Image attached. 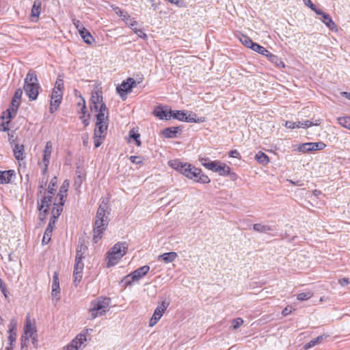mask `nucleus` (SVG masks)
I'll use <instances>...</instances> for the list:
<instances>
[{
	"label": "nucleus",
	"instance_id": "obj_1",
	"mask_svg": "<svg viewBox=\"0 0 350 350\" xmlns=\"http://www.w3.org/2000/svg\"><path fill=\"white\" fill-rule=\"evenodd\" d=\"M169 165L177 172L196 183L207 184L211 182V179L207 175L203 174L200 168H197L191 164L174 159L169 161Z\"/></svg>",
	"mask_w": 350,
	"mask_h": 350
},
{
	"label": "nucleus",
	"instance_id": "obj_2",
	"mask_svg": "<svg viewBox=\"0 0 350 350\" xmlns=\"http://www.w3.org/2000/svg\"><path fill=\"white\" fill-rule=\"evenodd\" d=\"M107 210V203L103 200L98 208L94 222L93 241L95 243L101 239L103 233L108 226L109 211Z\"/></svg>",
	"mask_w": 350,
	"mask_h": 350
},
{
	"label": "nucleus",
	"instance_id": "obj_3",
	"mask_svg": "<svg viewBox=\"0 0 350 350\" xmlns=\"http://www.w3.org/2000/svg\"><path fill=\"white\" fill-rule=\"evenodd\" d=\"M111 299L108 297H99L90 303L89 314L91 319L101 317L110 308Z\"/></svg>",
	"mask_w": 350,
	"mask_h": 350
},
{
	"label": "nucleus",
	"instance_id": "obj_4",
	"mask_svg": "<svg viewBox=\"0 0 350 350\" xmlns=\"http://www.w3.org/2000/svg\"><path fill=\"white\" fill-rule=\"evenodd\" d=\"M24 82L23 88L29 100H36L40 88L36 72L30 70L27 74Z\"/></svg>",
	"mask_w": 350,
	"mask_h": 350
},
{
	"label": "nucleus",
	"instance_id": "obj_5",
	"mask_svg": "<svg viewBox=\"0 0 350 350\" xmlns=\"http://www.w3.org/2000/svg\"><path fill=\"white\" fill-rule=\"evenodd\" d=\"M200 161L206 169L217 172L219 176H226L230 174V167L220 161H211L208 157L200 158Z\"/></svg>",
	"mask_w": 350,
	"mask_h": 350
},
{
	"label": "nucleus",
	"instance_id": "obj_6",
	"mask_svg": "<svg viewBox=\"0 0 350 350\" xmlns=\"http://www.w3.org/2000/svg\"><path fill=\"white\" fill-rule=\"evenodd\" d=\"M127 244L124 243H116L108 252L107 266L111 267L116 265L126 253Z\"/></svg>",
	"mask_w": 350,
	"mask_h": 350
},
{
	"label": "nucleus",
	"instance_id": "obj_7",
	"mask_svg": "<svg viewBox=\"0 0 350 350\" xmlns=\"http://www.w3.org/2000/svg\"><path fill=\"white\" fill-rule=\"evenodd\" d=\"M36 327L31 323L30 316L27 314L25 319V325L24 327V335L21 338V348L27 347L29 339L31 338L32 342L34 345L37 341Z\"/></svg>",
	"mask_w": 350,
	"mask_h": 350
},
{
	"label": "nucleus",
	"instance_id": "obj_8",
	"mask_svg": "<svg viewBox=\"0 0 350 350\" xmlns=\"http://www.w3.org/2000/svg\"><path fill=\"white\" fill-rule=\"evenodd\" d=\"M90 101L92 103L91 110L96 112V114L109 113L108 108L103 103L101 92L96 91L92 92Z\"/></svg>",
	"mask_w": 350,
	"mask_h": 350
},
{
	"label": "nucleus",
	"instance_id": "obj_9",
	"mask_svg": "<svg viewBox=\"0 0 350 350\" xmlns=\"http://www.w3.org/2000/svg\"><path fill=\"white\" fill-rule=\"evenodd\" d=\"M96 122L94 135H99L105 137L108 128L109 113L96 114Z\"/></svg>",
	"mask_w": 350,
	"mask_h": 350
},
{
	"label": "nucleus",
	"instance_id": "obj_10",
	"mask_svg": "<svg viewBox=\"0 0 350 350\" xmlns=\"http://www.w3.org/2000/svg\"><path fill=\"white\" fill-rule=\"evenodd\" d=\"M149 270L150 267L148 265H144L127 275L124 278L126 285H131L133 282L138 281L139 279L146 275Z\"/></svg>",
	"mask_w": 350,
	"mask_h": 350
},
{
	"label": "nucleus",
	"instance_id": "obj_11",
	"mask_svg": "<svg viewBox=\"0 0 350 350\" xmlns=\"http://www.w3.org/2000/svg\"><path fill=\"white\" fill-rule=\"evenodd\" d=\"M326 145L323 142H308L298 145L297 150L303 153L323 150Z\"/></svg>",
	"mask_w": 350,
	"mask_h": 350
},
{
	"label": "nucleus",
	"instance_id": "obj_12",
	"mask_svg": "<svg viewBox=\"0 0 350 350\" xmlns=\"http://www.w3.org/2000/svg\"><path fill=\"white\" fill-rule=\"evenodd\" d=\"M169 304L165 301H162L155 309L152 317L149 321V326L153 327L159 320L162 317L164 312L168 307Z\"/></svg>",
	"mask_w": 350,
	"mask_h": 350
},
{
	"label": "nucleus",
	"instance_id": "obj_13",
	"mask_svg": "<svg viewBox=\"0 0 350 350\" xmlns=\"http://www.w3.org/2000/svg\"><path fill=\"white\" fill-rule=\"evenodd\" d=\"M136 85V82L133 78H128L126 81L122 83L120 85L117 87V92L120 95L123 97L124 94L126 95L128 92L132 90V88Z\"/></svg>",
	"mask_w": 350,
	"mask_h": 350
},
{
	"label": "nucleus",
	"instance_id": "obj_14",
	"mask_svg": "<svg viewBox=\"0 0 350 350\" xmlns=\"http://www.w3.org/2000/svg\"><path fill=\"white\" fill-rule=\"evenodd\" d=\"M51 288L52 300L56 303L60 299V287L58 273L57 272H55L53 274Z\"/></svg>",
	"mask_w": 350,
	"mask_h": 350
},
{
	"label": "nucleus",
	"instance_id": "obj_15",
	"mask_svg": "<svg viewBox=\"0 0 350 350\" xmlns=\"http://www.w3.org/2000/svg\"><path fill=\"white\" fill-rule=\"evenodd\" d=\"M52 149H53V144L51 142H47L44 148V150L43 151V162L44 165V169L43 170V174H44L46 170L48 165L50 162V159L52 153Z\"/></svg>",
	"mask_w": 350,
	"mask_h": 350
},
{
	"label": "nucleus",
	"instance_id": "obj_16",
	"mask_svg": "<svg viewBox=\"0 0 350 350\" xmlns=\"http://www.w3.org/2000/svg\"><path fill=\"white\" fill-rule=\"evenodd\" d=\"M88 332V330L83 331L70 342L78 350L81 349L83 347H85V342L87 340Z\"/></svg>",
	"mask_w": 350,
	"mask_h": 350
},
{
	"label": "nucleus",
	"instance_id": "obj_17",
	"mask_svg": "<svg viewBox=\"0 0 350 350\" xmlns=\"http://www.w3.org/2000/svg\"><path fill=\"white\" fill-rule=\"evenodd\" d=\"M52 198L53 195L47 193L46 191L44 192L42 198L40 200V202H38V209L40 211H42L43 208L48 209V207L51 204Z\"/></svg>",
	"mask_w": 350,
	"mask_h": 350
},
{
	"label": "nucleus",
	"instance_id": "obj_18",
	"mask_svg": "<svg viewBox=\"0 0 350 350\" xmlns=\"http://www.w3.org/2000/svg\"><path fill=\"white\" fill-rule=\"evenodd\" d=\"M69 187V183L68 180H64L62 185L61 186L59 193L57 194V198H59V201H61V205H64V199L67 196V191L68 190Z\"/></svg>",
	"mask_w": 350,
	"mask_h": 350
},
{
	"label": "nucleus",
	"instance_id": "obj_19",
	"mask_svg": "<svg viewBox=\"0 0 350 350\" xmlns=\"http://www.w3.org/2000/svg\"><path fill=\"white\" fill-rule=\"evenodd\" d=\"M14 175V170L0 171V184L9 183L12 177Z\"/></svg>",
	"mask_w": 350,
	"mask_h": 350
},
{
	"label": "nucleus",
	"instance_id": "obj_20",
	"mask_svg": "<svg viewBox=\"0 0 350 350\" xmlns=\"http://www.w3.org/2000/svg\"><path fill=\"white\" fill-rule=\"evenodd\" d=\"M178 256L177 253L174 252H167L158 256V260H163L165 263L173 262Z\"/></svg>",
	"mask_w": 350,
	"mask_h": 350
},
{
	"label": "nucleus",
	"instance_id": "obj_21",
	"mask_svg": "<svg viewBox=\"0 0 350 350\" xmlns=\"http://www.w3.org/2000/svg\"><path fill=\"white\" fill-rule=\"evenodd\" d=\"M41 1L39 0H36L33 2L31 12L32 21H34V18H37L39 16L41 11Z\"/></svg>",
	"mask_w": 350,
	"mask_h": 350
},
{
	"label": "nucleus",
	"instance_id": "obj_22",
	"mask_svg": "<svg viewBox=\"0 0 350 350\" xmlns=\"http://www.w3.org/2000/svg\"><path fill=\"white\" fill-rule=\"evenodd\" d=\"M180 131V127H168L165 129L162 133L165 137L173 138L175 137L177 133Z\"/></svg>",
	"mask_w": 350,
	"mask_h": 350
},
{
	"label": "nucleus",
	"instance_id": "obj_23",
	"mask_svg": "<svg viewBox=\"0 0 350 350\" xmlns=\"http://www.w3.org/2000/svg\"><path fill=\"white\" fill-rule=\"evenodd\" d=\"M13 152L16 160L20 161L23 159L24 146L23 144H15Z\"/></svg>",
	"mask_w": 350,
	"mask_h": 350
},
{
	"label": "nucleus",
	"instance_id": "obj_24",
	"mask_svg": "<svg viewBox=\"0 0 350 350\" xmlns=\"http://www.w3.org/2000/svg\"><path fill=\"white\" fill-rule=\"evenodd\" d=\"M320 20L331 30L336 29V25L328 14H323Z\"/></svg>",
	"mask_w": 350,
	"mask_h": 350
},
{
	"label": "nucleus",
	"instance_id": "obj_25",
	"mask_svg": "<svg viewBox=\"0 0 350 350\" xmlns=\"http://www.w3.org/2000/svg\"><path fill=\"white\" fill-rule=\"evenodd\" d=\"M79 34L86 44H90L94 40V38L90 31L85 28H81V32Z\"/></svg>",
	"mask_w": 350,
	"mask_h": 350
},
{
	"label": "nucleus",
	"instance_id": "obj_26",
	"mask_svg": "<svg viewBox=\"0 0 350 350\" xmlns=\"http://www.w3.org/2000/svg\"><path fill=\"white\" fill-rule=\"evenodd\" d=\"M20 100H15L12 98L11 103V107L7 109L6 113H8L7 118L10 119L12 118V113H16V111L19 107Z\"/></svg>",
	"mask_w": 350,
	"mask_h": 350
},
{
	"label": "nucleus",
	"instance_id": "obj_27",
	"mask_svg": "<svg viewBox=\"0 0 350 350\" xmlns=\"http://www.w3.org/2000/svg\"><path fill=\"white\" fill-rule=\"evenodd\" d=\"M154 115L161 120H169L170 119V113H167V111L163 110L161 107H158L154 111Z\"/></svg>",
	"mask_w": 350,
	"mask_h": 350
},
{
	"label": "nucleus",
	"instance_id": "obj_28",
	"mask_svg": "<svg viewBox=\"0 0 350 350\" xmlns=\"http://www.w3.org/2000/svg\"><path fill=\"white\" fill-rule=\"evenodd\" d=\"M204 121V118H198L195 113L190 112L189 113H187L185 115V122H203Z\"/></svg>",
	"mask_w": 350,
	"mask_h": 350
},
{
	"label": "nucleus",
	"instance_id": "obj_29",
	"mask_svg": "<svg viewBox=\"0 0 350 350\" xmlns=\"http://www.w3.org/2000/svg\"><path fill=\"white\" fill-rule=\"evenodd\" d=\"M253 228L255 231L261 233H266L269 231L273 230V228L271 226L262 224H255L253 226Z\"/></svg>",
	"mask_w": 350,
	"mask_h": 350
},
{
	"label": "nucleus",
	"instance_id": "obj_30",
	"mask_svg": "<svg viewBox=\"0 0 350 350\" xmlns=\"http://www.w3.org/2000/svg\"><path fill=\"white\" fill-rule=\"evenodd\" d=\"M323 336H319L318 337L311 340L309 342L305 344L304 346V349L305 350H307L311 347H313L320 344L323 341Z\"/></svg>",
	"mask_w": 350,
	"mask_h": 350
},
{
	"label": "nucleus",
	"instance_id": "obj_31",
	"mask_svg": "<svg viewBox=\"0 0 350 350\" xmlns=\"http://www.w3.org/2000/svg\"><path fill=\"white\" fill-rule=\"evenodd\" d=\"M255 159H256V161L262 164V165H266L269 162V157H267V155L266 154H265L264 152H260L259 151L255 156Z\"/></svg>",
	"mask_w": 350,
	"mask_h": 350
},
{
	"label": "nucleus",
	"instance_id": "obj_32",
	"mask_svg": "<svg viewBox=\"0 0 350 350\" xmlns=\"http://www.w3.org/2000/svg\"><path fill=\"white\" fill-rule=\"evenodd\" d=\"M269 60L278 68H284L285 66L281 59L275 55L272 54L271 55H269Z\"/></svg>",
	"mask_w": 350,
	"mask_h": 350
},
{
	"label": "nucleus",
	"instance_id": "obj_33",
	"mask_svg": "<svg viewBox=\"0 0 350 350\" xmlns=\"http://www.w3.org/2000/svg\"><path fill=\"white\" fill-rule=\"evenodd\" d=\"M170 116L180 121H185L186 113L183 111H170Z\"/></svg>",
	"mask_w": 350,
	"mask_h": 350
},
{
	"label": "nucleus",
	"instance_id": "obj_34",
	"mask_svg": "<svg viewBox=\"0 0 350 350\" xmlns=\"http://www.w3.org/2000/svg\"><path fill=\"white\" fill-rule=\"evenodd\" d=\"M62 206L63 205H61V201H59V204L54 203V207L52 210L53 216L51 218L57 219L62 211Z\"/></svg>",
	"mask_w": 350,
	"mask_h": 350
},
{
	"label": "nucleus",
	"instance_id": "obj_35",
	"mask_svg": "<svg viewBox=\"0 0 350 350\" xmlns=\"http://www.w3.org/2000/svg\"><path fill=\"white\" fill-rule=\"evenodd\" d=\"M319 122L320 120H316L315 123H313L311 121H309V120H305V121H298V122H296V124L297 126H296V128H308L309 126H311L312 125H319Z\"/></svg>",
	"mask_w": 350,
	"mask_h": 350
},
{
	"label": "nucleus",
	"instance_id": "obj_36",
	"mask_svg": "<svg viewBox=\"0 0 350 350\" xmlns=\"http://www.w3.org/2000/svg\"><path fill=\"white\" fill-rule=\"evenodd\" d=\"M338 122L340 125L350 130V117H340L338 118Z\"/></svg>",
	"mask_w": 350,
	"mask_h": 350
},
{
	"label": "nucleus",
	"instance_id": "obj_37",
	"mask_svg": "<svg viewBox=\"0 0 350 350\" xmlns=\"http://www.w3.org/2000/svg\"><path fill=\"white\" fill-rule=\"evenodd\" d=\"M57 183V177L55 176L50 181V183L48 186L47 191H46L47 192V193L51 194V195L54 194Z\"/></svg>",
	"mask_w": 350,
	"mask_h": 350
},
{
	"label": "nucleus",
	"instance_id": "obj_38",
	"mask_svg": "<svg viewBox=\"0 0 350 350\" xmlns=\"http://www.w3.org/2000/svg\"><path fill=\"white\" fill-rule=\"evenodd\" d=\"M51 236H52V231L51 230V227L46 228L45 230V232L44 233L42 240V244L43 245L48 244L49 243V241H51Z\"/></svg>",
	"mask_w": 350,
	"mask_h": 350
},
{
	"label": "nucleus",
	"instance_id": "obj_39",
	"mask_svg": "<svg viewBox=\"0 0 350 350\" xmlns=\"http://www.w3.org/2000/svg\"><path fill=\"white\" fill-rule=\"evenodd\" d=\"M240 41L242 42L243 44H244L245 46L252 49L253 45H254L255 42H254L249 37L246 36H243L240 38Z\"/></svg>",
	"mask_w": 350,
	"mask_h": 350
},
{
	"label": "nucleus",
	"instance_id": "obj_40",
	"mask_svg": "<svg viewBox=\"0 0 350 350\" xmlns=\"http://www.w3.org/2000/svg\"><path fill=\"white\" fill-rule=\"evenodd\" d=\"M313 293L311 291H307L304 293H299L297 296V299L299 301H306L312 297Z\"/></svg>",
	"mask_w": 350,
	"mask_h": 350
},
{
	"label": "nucleus",
	"instance_id": "obj_41",
	"mask_svg": "<svg viewBox=\"0 0 350 350\" xmlns=\"http://www.w3.org/2000/svg\"><path fill=\"white\" fill-rule=\"evenodd\" d=\"M83 271H73V278H74V284L77 286L81 282L82 279Z\"/></svg>",
	"mask_w": 350,
	"mask_h": 350
},
{
	"label": "nucleus",
	"instance_id": "obj_42",
	"mask_svg": "<svg viewBox=\"0 0 350 350\" xmlns=\"http://www.w3.org/2000/svg\"><path fill=\"white\" fill-rule=\"evenodd\" d=\"M129 137H130V138H132L135 141L137 146H141V141L139 139L140 135L139 133L135 132L134 129H132L131 131H130Z\"/></svg>",
	"mask_w": 350,
	"mask_h": 350
},
{
	"label": "nucleus",
	"instance_id": "obj_43",
	"mask_svg": "<svg viewBox=\"0 0 350 350\" xmlns=\"http://www.w3.org/2000/svg\"><path fill=\"white\" fill-rule=\"evenodd\" d=\"M61 100L62 99H51L50 107L51 113H53L55 110H57L61 103Z\"/></svg>",
	"mask_w": 350,
	"mask_h": 350
},
{
	"label": "nucleus",
	"instance_id": "obj_44",
	"mask_svg": "<svg viewBox=\"0 0 350 350\" xmlns=\"http://www.w3.org/2000/svg\"><path fill=\"white\" fill-rule=\"evenodd\" d=\"M104 138H105V136L99 135H94V143L95 148H98L102 144L103 140Z\"/></svg>",
	"mask_w": 350,
	"mask_h": 350
},
{
	"label": "nucleus",
	"instance_id": "obj_45",
	"mask_svg": "<svg viewBox=\"0 0 350 350\" xmlns=\"http://www.w3.org/2000/svg\"><path fill=\"white\" fill-rule=\"evenodd\" d=\"M252 49L260 54L267 53V49L264 46H260V44H258L257 43H255L254 45H253V47Z\"/></svg>",
	"mask_w": 350,
	"mask_h": 350
},
{
	"label": "nucleus",
	"instance_id": "obj_46",
	"mask_svg": "<svg viewBox=\"0 0 350 350\" xmlns=\"http://www.w3.org/2000/svg\"><path fill=\"white\" fill-rule=\"evenodd\" d=\"M8 327V332H16L17 321L15 319H11Z\"/></svg>",
	"mask_w": 350,
	"mask_h": 350
},
{
	"label": "nucleus",
	"instance_id": "obj_47",
	"mask_svg": "<svg viewBox=\"0 0 350 350\" xmlns=\"http://www.w3.org/2000/svg\"><path fill=\"white\" fill-rule=\"evenodd\" d=\"M124 21L129 27L131 26H137L138 25L137 22L134 18H131L130 16H129Z\"/></svg>",
	"mask_w": 350,
	"mask_h": 350
},
{
	"label": "nucleus",
	"instance_id": "obj_48",
	"mask_svg": "<svg viewBox=\"0 0 350 350\" xmlns=\"http://www.w3.org/2000/svg\"><path fill=\"white\" fill-rule=\"evenodd\" d=\"M232 323L233 328L237 329L243 323V320L241 318H237L232 321Z\"/></svg>",
	"mask_w": 350,
	"mask_h": 350
},
{
	"label": "nucleus",
	"instance_id": "obj_49",
	"mask_svg": "<svg viewBox=\"0 0 350 350\" xmlns=\"http://www.w3.org/2000/svg\"><path fill=\"white\" fill-rule=\"evenodd\" d=\"M62 91L56 90V89H53L51 95V99H62Z\"/></svg>",
	"mask_w": 350,
	"mask_h": 350
},
{
	"label": "nucleus",
	"instance_id": "obj_50",
	"mask_svg": "<svg viewBox=\"0 0 350 350\" xmlns=\"http://www.w3.org/2000/svg\"><path fill=\"white\" fill-rule=\"evenodd\" d=\"M83 266L84 265L82 260H75L74 270L83 271Z\"/></svg>",
	"mask_w": 350,
	"mask_h": 350
},
{
	"label": "nucleus",
	"instance_id": "obj_51",
	"mask_svg": "<svg viewBox=\"0 0 350 350\" xmlns=\"http://www.w3.org/2000/svg\"><path fill=\"white\" fill-rule=\"evenodd\" d=\"M63 88H64L63 79H62L60 78H57V81L55 82V88L54 89H56V90L62 91Z\"/></svg>",
	"mask_w": 350,
	"mask_h": 350
},
{
	"label": "nucleus",
	"instance_id": "obj_52",
	"mask_svg": "<svg viewBox=\"0 0 350 350\" xmlns=\"http://www.w3.org/2000/svg\"><path fill=\"white\" fill-rule=\"evenodd\" d=\"M9 336H8V342L10 345H12L13 342H15L16 338V332H8Z\"/></svg>",
	"mask_w": 350,
	"mask_h": 350
},
{
	"label": "nucleus",
	"instance_id": "obj_53",
	"mask_svg": "<svg viewBox=\"0 0 350 350\" xmlns=\"http://www.w3.org/2000/svg\"><path fill=\"white\" fill-rule=\"evenodd\" d=\"M22 95H23V90L21 88H18L15 91V93H14L12 98L17 100H20Z\"/></svg>",
	"mask_w": 350,
	"mask_h": 350
},
{
	"label": "nucleus",
	"instance_id": "obj_54",
	"mask_svg": "<svg viewBox=\"0 0 350 350\" xmlns=\"http://www.w3.org/2000/svg\"><path fill=\"white\" fill-rule=\"evenodd\" d=\"M116 13L123 21H124L129 16L126 12H124L120 9H119Z\"/></svg>",
	"mask_w": 350,
	"mask_h": 350
},
{
	"label": "nucleus",
	"instance_id": "obj_55",
	"mask_svg": "<svg viewBox=\"0 0 350 350\" xmlns=\"http://www.w3.org/2000/svg\"><path fill=\"white\" fill-rule=\"evenodd\" d=\"M72 23L75 26V27L78 29L79 33L81 32V28H85L83 25L81 23V22L79 20L73 19Z\"/></svg>",
	"mask_w": 350,
	"mask_h": 350
},
{
	"label": "nucleus",
	"instance_id": "obj_56",
	"mask_svg": "<svg viewBox=\"0 0 350 350\" xmlns=\"http://www.w3.org/2000/svg\"><path fill=\"white\" fill-rule=\"evenodd\" d=\"M0 290L4 295L5 297H7L6 285L2 279H0Z\"/></svg>",
	"mask_w": 350,
	"mask_h": 350
},
{
	"label": "nucleus",
	"instance_id": "obj_57",
	"mask_svg": "<svg viewBox=\"0 0 350 350\" xmlns=\"http://www.w3.org/2000/svg\"><path fill=\"white\" fill-rule=\"evenodd\" d=\"M10 119L6 122H3L0 125V131H7L9 130Z\"/></svg>",
	"mask_w": 350,
	"mask_h": 350
},
{
	"label": "nucleus",
	"instance_id": "obj_58",
	"mask_svg": "<svg viewBox=\"0 0 350 350\" xmlns=\"http://www.w3.org/2000/svg\"><path fill=\"white\" fill-rule=\"evenodd\" d=\"M130 161L132 163H136V164H139V163H142V159L139 157H137V156H131L130 157Z\"/></svg>",
	"mask_w": 350,
	"mask_h": 350
},
{
	"label": "nucleus",
	"instance_id": "obj_59",
	"mask_svg": "<svg viewBox=\"0 0 350 350\" xmlns=\"http://www.w3.org/2000/svg\"><path fill=\"white\" fill-rule=\"evenodd\" d=\"M285 126L288 129H295L297 126L296 124V122L286 121L285 123Z\"/></svg>",
	"mask_w": 350,
	"mask_h": 350
},
{
	"label": "nucleus",
	"instance_id": "obj_60",
	"mask_svg": "<svg viewBox=\"0 0 350 350\" xmlns=\"http://www.w3.org/2000/svg\"><path fill=\"white\" fill-rule=\"evenodd\" d=\"M171 3L177 5L178 7H183V1L182 0H167Z\"/></svg>",
	"mask_w": 350,
	"mask_h": 350
},
{
	"label": "nucleus",
	"instance_id": "obj_61",
	"mask_svg": "<svg viewBox=\"0 0 350 350\" xmlns=\"http://www.w3.org/2000/svg\"><path fill=\"white\" fill-rule=\"evenodd\" d=\"M83 182V177L81 175L78 174L75 180V185L80 186Z\"/></svg>",
	"mask_w": 350,
	"mask_h": 350
},
{
	"label": "nucleus",
	"instance_id": "obj_62",
	"mask_svg": "<svg viewBox=\"0 0 350 350\" xmlns=\"http://www.w3.org/2000/svg\"><path fill=\"white\" fill-rule=\"evenodd\" d=\"M47 212L48 209L46 208H43L42 211H40L39 218L40 220L43 221L46 218Z\"/></svg>",
	"mask_w": 350,
	"mask_h": 350
},
{
	"label": "nucleus",
	"instance_id": "obj_63",
	"mask_svg": "<svg viewBox=\"0 0 350 350\" xmlns=\"http://www.w3.org/2000/svg\"><path fill=\"white\" fill-rule=\"evenodd\" d=\"M137 36L139 38H147V36L146 34L143 31V30L142 29H139L136 32H135Z\"/></svg>",
	"mask_w": 350,
	"mask_h": 350
},
{
	"label": "nucleus",
	"instance_id": "obj_64",
	"mask_svg": "<svg viewBox=\"0 0 350 350\" xmlns=\"http://www.w3.org/2000/svg\"><path fill=\"white\" fill-rule=\"evenodd\" d=\"M303 1H304V3L305 4V5L309 7L312 10H314V8L316 6L312 3L311 0H303Z\"/></svg>",
	"mask_w": 350,
	"mask_h": 350
}]
</instances>
